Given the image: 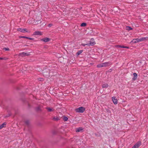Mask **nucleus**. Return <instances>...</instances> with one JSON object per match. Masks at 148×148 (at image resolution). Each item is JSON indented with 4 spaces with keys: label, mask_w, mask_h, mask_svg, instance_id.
Returning a JSON list of instances; mask_svg holds the SVG:
<instances>
[{
    "label": "nucleus",
    "mask_w": 148,
    "mask_h": 148,
    "mask_svg": "<svg viewBox=\"0 0 148 148\" xmlns=\"http://www.w3.org/2000/svg\"><path fill=\"white\" fill-rule=\"evenodd\" d=\"M81 45L82 46H83L84 47L86 45H88V43H86V44H84V43H82L81 44Z\"/></svg>",
    "instance_id": "23"
},
{
    "label": "nucleus",
    "mask_w": 148,
    "mask_h": 148,
    "mask_svg": "<svg viewBox=\"0 0 148 148\" xmlns=\"http://www.w3.org/2000/svg\"><path fill=\"white\" fill-rule=\"evenodd\" d=\"M40 81H42L43 80V79L42 78H40L38 79Z\"/></svg>",
    "instance_id": "26"
},
{
    "label": "nucleus",
    "mask_w": 148,
    "mask_h": 148,
    "mask_svg": "<svg viewBox=\"0 0 148 148\" xmlns=\"http://www.w3.org/2000/svg\"><path fill=\"white\" fill-rule=\"evenodd\" d=\"M47 109L48 111L49 112H51L53 110L51 108H47Z\"/></svg>",
    "instance_id": "21"
},
{
    "label": "nucleus",
    "mask_w": 148,
    "mask_h": 148,
    "mask_svg": "<svg viewBox=\"0 0 148 148\" xmlns=\"http://www.w3.org/2000/svg\"><path fill=\"white\" fill-rule=\"evenodd\" d=\"M85 110V108L83 107H81L75 109V111L76 112L81 113H83Z\"/></svg>",
    "instance_id": "2"
},
{
    "label": "nucleus",
    "mask_w": 148,
    "mask_h": 148,
    "mask_svg": "<svg viewBox=\"0 0 148 148\" xmlns=\"http://www.w3.org/2000/svg\"><path fill=\"white\" fill-rule=\"evenodd\" d=\"M133 75L134 77L132 78V80L134 81L137 78V74L136 73H134Z\"/></svg>",
    "instance_id": "12"
},
{
    "label": "nucleus",
    "mask_w": 148,
    "mask_h": 148,
    "mask_svg": "<svg viewBox=\"0 0 148 148\" xmlns=\"http://www.w3.org/2000/svg\"><path fill=\"white\" fill-rule=\"evenodd\" d=\"M40 40L45 42H47L49 41V39L47 38L41 39Z\"/></svg>",
    "instance_id": "8"
},
{
    "label": "nucleus",
    "mask_w": 148,
    "mask_h": 148,
    "mask_svg": "<svg viewBox=\"0 0 148 148\" xmlns=\"http://www.w3.org/2000/svg\"><path fill=\"white\" fill-rule=\"evenodd\" d=\"M123 46H121V45H115V47L116 48L119 47V48H123Z\"/></svg>",
    "instance_id": "18"
},
{
    "label": "nucleus",
    "mask_w": 148,
    "mask_h": 148,
    "mask_svg": "<svg viewBox=\"0 0 148 148\" xmlns=\"http://www.w3.org/2000/svg\"><path fill=\"white\" fill-rule=\"evenodd\" d=\"M64 121H67L68 120V118L67 117L64 116L63 118Z\"/></svg>",
    "instance_id": "20"
},
{
    "label": "nucleus",
    "mask_w": 148,
    "mask_h": 148,
    "mask_svg": "<svg viewBox=\"0 0 148 148\" xmlns=\"http://www.w3.org/2000/svg\"><path fill=\"white\" fill-rule=\"evenodd\" d=\"M112 64V63L111 62H106L97 64V68H100L108 66Z\"/></svg>",
    "instance_id": "1"
},
{
    "label": "nucleus",
    "mask_w": 148,
    "mask_h": 148,
    "mask_svg": "<svg viewBox=\"0 0 148 148\" xmlns=\"http://www.w3.org/2000/svg\"><path fill=\"white\" fill-rule=\"evenodd\" d=\"M29 54H27V53H25V52H22L21 53H20V55L22 56H26L29 55Z\"/></svg>",
    "instance_id": "15"
},
{
    "label": "nucleus",
    "mask_w": 148,
    "mask_h": 148,
    "mask_svg": "<svg viewBox=\"0 0 148 148\" xmlns=\"http://www.w3.org/2000/svg\"><path fill=\"white\" fill-rule=\"evenodd\" d=\"M3 49L5 50V51H9V49L8 48L4 47L3 48Z\"/></svg>",
    "instance_id": "24"
},
{
    "label": "nucleus",
    "mask_w": 148,
    "mask_h": 148,
    "mask_svg": "<svg viewBox=\"0 0 148 148\" xmlns=\"http://www.w3.org/2000/svg\"><path fill=\"white\" fill-rule=\"evenodd\" d=\"M6 125V123L5 122L3 123L2 124L0 125V129L5 127Z\"/></svg>",
    "instance_id": "11"
},
{
    "label": "nucleus",
    "mask_w": 148,
    "mask_h": 148,
    "mask_svg": "<svg viewBox=\"0 0 148 148\" xmlns=\"http://www.w3.org/2000/svg\"><path fill=\"white\" fill-rule=\"evenodd\" d=\"M132 148H135L133 146Z\"/></svg>",
    "instance_id": "30"
},
{
    "label": "nucleus",
    "mask_w": 148,
    "mask_h": 148,
    "mask_svg": "<svg viewBox=\"0 0 148 148\" xmlns=\"http://www.w3.org/2000/svg\"><path fill=\"white\" fill-rule=\"evenodd\" d=\"M86 24L85 23H82L81 25V27H85L86 26Z\"/></svg>",
    "instance_id": "19"
},
{
    "label": "nucleus",
    "mask_w": 148,
    "mask_h": 148,
    "mask_svg": "<svg viewBox=\"0 0 148 148\" xmlns=\"http://www.w3.org/2000/svg\"><path fill=\"white\" fill-rule=\"evenodd\" d=\"M112 98L114 103V104H116L118 103L117 100V99L116 98V97H112Z\"/></svg>",
    "instance_id": "7"
},
{
    "label": "nucleus",
    "mask_w": 148,
    "mask_h": 148,
    "mask_svg": "<svg viewBox=\"0 0 148 148\" xmlns=\"http://www.w3.org/2000/svg\"><path fill=\"white\" fill-rule=\"evenodd\" d=\"M109 86L108 85V84H107V83H104L102 85V88H107Z\"/></svg>",
    "instance_id": "13"
},
{
    "label": "nucleus",
    "mask_w": 148,
    "mask_h": 148,
    "mask_svg": "<svg viewBox=\"0 0 148 148\" xmlns=\"http://www.w3.org/2000/svg\"><path fill=\"white\" fill-rule=\"evenodd\" d=\"M34 34L36 35H41L42 33L40 31H36L34 32Z\"/></svg>",
    "instance_id": "9"
},
{
    "label": "nucleus",
    "mask_w": 148,
    "mask_h": 148,
    "mask_svg": "<svg viewBox=\"0 0 148 148\" xmlns=\"http://www.w3.org/2000/svg\"><path fill=\"white\" fill-rule=\"evenodd\" d=\"M83 129L82 127H79L76 129V132H79L82 131L83 130Z\"/></svg>",
    "instance_id": "10"
},
{
    "label": "nucleus",
    "mask_w": 148,
    "mask_h": 148,
    "mask_svg": "<svg viewBox=\"0 0 148 148\" xmlns=\"http://www.w3.org/2000/svg\"><path fill=\"white\" fill-rule=\"evenodd\" d=\"M89 42V43H88V46H89L90 45H91V46H93L94 45L96 44V42L94 40V39L93 38H92L90 40Z\"/></svg>",
    "instance_id": "3"
},
{
    "label": "nucleus",
    "mask_w": 148,
    "mask_h": 148,
    "mask_svg": "<svg viewBox=\"0 0 148 148\" xmlns=\"http://www.w3.org/2000/svg\"><path fill=\"white\" fill-rule=\"evenodd\" d=\"M27 37L25 36H19V38H27Z\"/></svg>",
    "instance_id": "22"
},
{
    "label": "nucleus",
    "mask_w": 148,
    "mask_h": 148,
    "mask_svg": "<svg viewBox=\"0 0 148 148\" xmlns=\"http://www.w3.org/2000/svg\"><path fill=\"white\" fill-rule=\"evenodd\" d=\"M139 38H136L134 39L131 41V42H133V43H136L137 42H140L139 40Z\"/></svg>",
    "instance_id": "6"
},
{
    "label": "nucleus",
    "mask_w": 148,
    "mask_h": 148,
    "mask_svg": "<svg viewBox=\"0 0 148 148\" xmlns=\"http://www.w3.org/2000/svg\"><path fill=\"white\" fill-rule=\"evenodd\" d=\"M123 48H126V49H129L130 47H126V46H123Z\"/></svg>",
    "instance_id": "25"
},
{
    "label": "nucleus",
    "mask_w": 148,
    "mask_h": 148,
    "mask_svg": "<svg viewBox=\"0 0 148 148\" xmlns=\"http://www.w3.org/2000/svg\"><path fill=\"white\" fill-rule=\"evenodd\" d=\"M3 59H4L3 58H0V60H3Z\"/></svg>",
    "instance_id": "29"
},
{
    "label": "nucleus",
    "mask_w": 148,
    "mask_h": 148,
    "mask_svg": "<svg viewBox=\"0 0 148 148\" xmlns=\"http://www.w3.org/2000/svg\"><path fill=\"white\" fill-rule=\"evenodd\" d=\"M141 144V142L140 141H138L133 146L135 148H138Z\"/></svg>",
    "instance_id": "5"
},
{
    "label": "nucleus",
    "mask_w": 148,
    "mask_h": 148,
    "mask_svg": "<svg viewBox=\"0 0 148 148\" xmlns=\"http://www.w3.org/2000/svg\"><path fill=\"white\" fill-rule=\"evenodd\" d=\"M126 29L128 31L132 30L133 29L130 27L129 26H127L126 27Z\"/></svg>",
    "instance_id": "16"
},
{
    "label": "nucleus",
    "mask_w": 148,
    "mask_h": 148,
    "mask_svg": "<svg viewBox=\"0 0 148 148\" xmlns=\"http://www.w3.org/2000/svg\"><path fill=\"white\" fill-rule=\"evenodd\" d=\"M27 39H29L30 40H32L33 39V38H29V37H27Z\"/></svg>",
    "instance_id": "27"
},
{
    "label": "nucleus",
    "mask_w": 148,
    "mask_h": 148,
    "mask_svg": "<svg viewBox=\"0 0 148 148\" xmlns=\"http://www.w3.org/2000/svg\"><path fill=\"white\" fill-rule=\"evenodd\" d=\"M52 26V24H49L48 25V27H51Z\"/></svg>",
    "instance_id": "28"
},
{
    "label": "nucleus",
    "mask_w": 148,
    "mask_h": 148,
    "mask_svg": "<svg viewBox=\"0 0 148 148\" xmlns=\"http://www.w3.org/2000/svg\"><path fill=\"white\" fill-rule=\"evenodd\" d=\"M148 38V37H142L139 38V40L140 42L143 41L145 40H146Z\"/></svg>",
    "instance_id": "14"
},
{
    "label": "nucleus",
    "mask_w": 148,
    "mask_h": 148,
    "mask_svg": "<svg viewBox=\"0 0 148 148\" xmlns=\"http://www.w3.org/2000/svg\"><path fill=\"white\" fill-rule=\"evenodd\" d=\"M83 52V51L82 50H79V51L77 53V56H79V55L80 54Z\"/></svg>",
    "instance_id": "17"
},
{
    "label": "nucleus",
    "mask_w": 148,
    "mask_h": 148,
    "mask_svg": "<svg viewBox=\"0 0 148 148\" xmlns=\"http://www.w3.org/2000/svg\"><path fill=\"white\" fill-rule=\"evenodd\" d=\"M17 31L18 32H20L23 33H24L25 32H28V31H27L26 29H22L21 28H18L17 29Z\"/></svg>",
    "instance_id": "4"
}]
</instances>
